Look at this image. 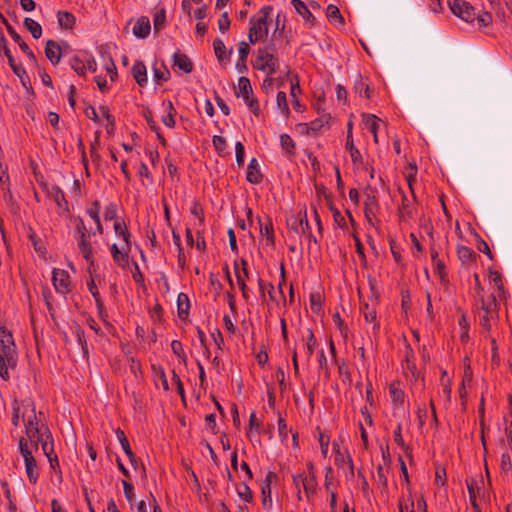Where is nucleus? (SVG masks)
<instances>
[{
	"mask_svg": "<svg viewBox=\"0 0 512 512\" xmlns=\"http://www.w3.org/2000/svg\"><path fill=\"white\" fill-rule=\"evenodd\" d=\"M475 19H477L478 25L481 27H487L492 23V17L490 13L486 11H482L479 14H476Z\"/></svg>",
	"mask_w": 512,
	"mask_h": 512,
	"instance_id": "4d7b16f0",
	"label": "nucleus"
},
{
	"mask_svg": "<svg viewBox=\"0 0 512 512\" xmlns=\"http://www.w3.org/2000/svg\"><path fill=\"white\" fill-rule=\"evenodd\" d=\"M291 4L296 13L299 14L306 22L313 20V15L307 8L306 4L301 0H291Z\"/></svg>",
	"mask_w": 512,
	"mask_h": 512,
	"instance_id": "473e14b6",
	"label": "nucleus"
},
{
	"mask_svg": "<svg viewBox=\"0 0 512 512\" xmlns=\"http://www.w3.org/2000/svg\"><path fill=\"white\" fill-rule=\"evenodd\" d=\"M95 82L102 93H106L110 88L109 82L102 76H96Z\"/></svg>",
	"mask_w": 512,
	"mask_h": 512,
	"instance_id": "338daca9",
	"label": "nucleus"
},
{
	"mask_svg": "<svg viewBox=\"0 0 512 512\" xmlns=\"http://www.w3.org/2000/svg\"><path fill=\"white\" fill-rule=\"evenodd\" d=\"M23 422L26 431V439L39 441L43 454L48 458L52 468L57 463V456L54 455V443L49 429L45 426H39L36 416L34 403L29 400L15 401L13 404L12 423L19 426Z\"/></svg>",
	"mask_w": 512,
	"mask_h": 512,
	"instance_id": "f257e3e1",
	"label": "nucleus"
},
{
	"mask_svg": "<svg viewBox=\"0 0 512 512\" xmlns=\"http://www.w3.org/2000/svg\"><path fill=\"white\" fill-rule=\"evenodd\" d=\"M293 481L298 489V499L302 500V494L300 490V482H303V490L308 499H310L316 492L317 480L315 468L312 463L307 465V470L293 476Z\"/></svg>",
	"mask_w": 512,
	"mask_h": 512,
	"instance_id": "1a4fd4ad",
	"label": "nucleus"
},
{
	"mask_svg": "<svg viewBox=\"0 0 512 512\" xmlns=\"http://www.w3.org/2000/svg\"><path fill=\"white\" fill-rule=\"evenodd\" d=\"M408 185L411 189V192H412V199H409L407 196H403L402 197V203H401V206H400V214H401V217L403 220H409L413 217V214H414V209H413V202L415 200V196H414V192H413V189H412V181H411V178L409 177L408 178Z\"/></svg>",
	"mask_w": 512,
	"mask_h": 512,
	"instance_id": "5701e85b",
	"label": "nucleus"
},
{
	"mask_svg": "<svg viewBox=\"0 0 512 512\" xmlns=\"http://www.w3.org/2000/svg\"><path fill=\"white\" fill-rule=\"evenodd\" d=\"M151 31V23L148 17H139L132 28L133 35L139 39H145L149 36Z\"/></svg>",
	"mask_w": 512,
	"mask_h": 512,
	"instance_id": "4be33fe9",
	"label": "nucleus"
},
{
	"mask_svg": "<svg viewBox=\"0 0 512 512\" xmlns=\"http://www.w3.org/2000/svg\"><path fill=\"white\" fill-rule=\"evenodd\" d=\"M280 146L287 155L295 153V142L288 134H281L279 137Z\"/></svg>",
	"mask_w": 512,
	"mask_h": 512,
	"instance_id": "e433bc0d",
	"label": "nucleus"
},
{
	"mask_svg": "<svg viewBox=\"0 0 512 512\" xmlns=\"http://www.w3.org/2000/svg\"><path fill=\"white\" fill-rule=\"evenodd\" d=\"M86 214L89 216V218L94 222L95 227L91 228V234L96 235H102L104 232V227L101 222V207L99 201L95 200L93 201L87 208H86Z\"/></svg>",
	"mask_w": 512,
	"mask_h": 512,
	"instance_id": "a211bd4d",
	"label": "nucleus"
},
{
	"mask_svg": "<svg viewBox=\"0 0 512 512\" xmlns=\"http://www.w3.org/2000/svg\"><path fill=\"white\" fill-rule=\"evenodd\" d=\"M132 74L140 86H145L148 82L147 68L143 62L138 61L132 66Z\"/></svg>",
	"mask_w": 512,
	"mask_h": 512,
	"instance_id": "c85d7f7f",
	"label": "nucleus"
},
{
	"mask_svg": "<svg viewBox=\"0 0 512 512\" xmlns=\"http://www.w3.org/2000/svg\"><path fill=\"white\" fill-rule=\"evenodd\" d=\"M319 443L321 448V454L324 458L328 456L330 438L325 434H320Z\"/></svg>",
	"mask_w": 512,
	"mask_h": 512,
	"instance_id": "bf43d9fd",
	"label": "nucleus"
},
{
	"mask_svg": "<svg viewBox=\"0 0 512 512\" xmlns=\"http://www.w3.org/2000/svg\"><path fill=\"white\" fill-rule=\"evenodd\" d=\"M39 441H31L26 438H20L19 450L25 464V472L32 484H35L39 478V468L34 457V452L38 450Z\"/></svg>",
	"mask_w": 512,
	"mask_h": 512,
	"instance_id": "0eeeda50",
	"label": "nucleus"
},
{
	"mask_svg": "<svg viewBox=\"0 0 512 512\" xmlns=\"http://www.w3.org/2000/svg\"><path fill=\"white\" fill-rule=\"evenodd\" d=\"M238 98H242L244 103L250 111L258 116L260 114V107L257 99L254 98L250 80L247 77H240L235 92Z\"/></svg>",
	"mask_w": 512,
	"mask_h": 512,
	"instance_id": "9d476101",
	"label": "nucleus"
},
{
	"mask_svg": "<svg viewBox=\"0 0 512 512\" xmlns=\"http://www.w3.org/2000/svg\"><path fill=\"white\" fill-rule=\"evenodd\" d=\"M45 54L53 65H57L62 59L61 47L59 44L52 40L47 41Z\"/></svg>",
	"mask_w": 512,
	"mask_h": 512,
	"instance_id": "a878e982",
	"label": "nucleus"
},
{
	"mask_svg": "<svg viewBox=\"0 0 512 512\" xmlns=\"http://www.w3.org/2000/svg\"><path fill=\"white\" fill-rule=\"evenodd\" d=\"M52 284L55 291L60 295H67L72 290V280L68 271L54 268L52 270Z\"/></svg>",
	"mask_w": 512,
	"mask_h": 512,
	"instance_id": "f8f14e48",
	"label": "nucleus"
},
{
	"mask_svg": "<svg viewBox=\"0 0 512 512\" xmlns=\"http://www.w3.org/2000/svg\"><path fill=\"white\" fill-rule=\"evenodd\" d=\"M234 269L237 281L246 282L248 280L249 272L247 268V262L245 260H242L241 263L236 262L234 265Z\"/></svg>",
	"mask_w": 512,
	"mask_h": 512,
	"instance_id": "79ce46f5",
	"label": "nucleus"
},
{
	"mask_svg": "<svg viewBox=\"0 0 512 512\" xmlns=\"http://www.w3.org/2000/svg\"><path fill=\"white\" fill-rule=\"evenodd\" d=\"M218 26H219V30L222 33H225L228 30V28L230 26V20H229L227 12H224L222 14V16L220 17V19L218 20Z\"/></svg>",
	"mask_w": 512,
	"mask_h": 512,
	"instance_id": "0e129e2a",
	"label": "nucleus"
},
{
	"mask_svg": "<svg viewBox=\"0 0 512 512\" xmlns=\"http://www.w3.org/2000/svg\"><path fill=\"white\" fill-rule=\"evenodd\" d=\"M211 337L218 349H222L224 345V339L219 329H214L211 332Z\"/></svg>",
	"mask_w": 512,
	"mask_h": 512,
	"instance_id": "69168bd1",
	"label": "nucleus"
},
{
	"mask_svg": "<svg viewBox=\"0 0 512 512\" xmlns=\"http://www.w3.org/2000/svg\"><path fill=\"white\" fill-rule=\"evenodd\" d=\"M48 194L50 197L53 198L55 203L60 208H62L66 204L64 193L62 192V190L59 187L52 186L51 189L48 191Z\"/></svg>",
	"mask_w": 512,
	"mask_h": 512,
	"instance_id": "de8ad7c7",
	"label": "nucleus"
},
{
	"mask_svg": "<svg viewBox=\"0 0 512 512\" xmlns=\"http://www.w3.org/2000/svg\"><path fill=\"white\" fill-rule=\"evenodd\" d=\"M246 179L251 184H259L262 181L260 165L256 158H252L248 164Z\"/></svg>",
	"mask_w": 512,
	"mask_h": 512,
	"instance_id": "393cba45",
	"label": "nucleus"
},
{
	"mask_svg": "<svg viewBox=\"0 0 512 512\" xmlns=\"http://www.w3.org/2000/svg\"><path fill=\"white\" fill-rule=\"evenodd\" d=\"M457 255L462 264L471 266L476 262L475 252L467 246H458Z\"/></svg>",
	"mask_w": 512,
	"mask_h": 512,
	"instance_id": "c756f323",
	"label": "nucleus"
},
{
	"mask_svg": "<svg viewBox=\"0 0 512 512\" xmlns=\"http://www.w3.org/2000/svg\"><path fill=\"white\" fill-rule=\"evenodd\" d=\"M276 108L278 112L284 117H288L290 114V109L287 101L286 93L283 91H279L276 96Z\"/></svg>",
	"mask_w": 512,
	"mask_h": 512,
	"instance_id": "72a5a7b5",
	"label": "nucleus"
},
{
	"mask_svg": "<svg viewBox=\"0 0 512 512\" xmlns=\"http://www.w3.org/2000/svg\"><path fill=\"white\" fill-rule=\"evenodd\" d=\"M58 23L62 28L71 29L75 24V17L68 12H58Z\"/></svg>",
	"mask_w": 512,
	"mask_h": 512,
	"instance_id": "ea45409f",
	"label": "nucleus"
},
{
	"mask_svg": "<svg viewBox=\"0 0 512 512\" xmlns=\"http://www.w3.org/2000/svg\"><path fill=\"white\" fill-rule=\"evenodd\" d=\"M346 436L344 434H340L337 439H335L332 443V450L335 456V464L346 470L350 476L354 475V465L352 457L349 453L348 448L345 446Z\"/></svg>",
	"mask_w": 512,
	"mask_h": 512,
	"instance_id": "6e6552de",
	"label": "nucleus"
},
{
	"mask_svg": "<svg viewBox=\"0 0 512 512\" xmlns=\"http://www.w3.org/2000/svg\"><path fill=\"white\" fill-rule=\"evenodd\" d=\"M86 116L94 122L104 125L109 132L114 126V119L110 114L108 107L100 106L98 109L88 107L85 110Z\"/></svg>",
	"mask_w": 512,
	"mask_h": 512,
	"instance_id": "4468645a",
	"label": "nucleus"
},
{
	"mask_svg": "<svg viewBox=\"0 0 512 512\" xmlns=\"http://www.w3.org/2000/svg\"><path fill=\"white\" fill-rule=\"evenodd\" d=\"M163 115H162V122L165 126L169 128H173L175 126V109L170 100L163 101L162 105Z\"/></svg>",
	"mask_w": 512,
	"mask_h": 512,
	"instance_id": "bb28decb",
	"label": "nucleus"
},
{
	"mask_svg": "<svg viewBox=\"0 0 512 512\" xmlns=\"http://www.w3.org/2000/svg\"><path fill=\"white\" fill-rule=\"evenodd\" d=\"M118 207L114 202H109L105 205L103 210V218L105 221H116V219H120L118 216Z\"/></svg>",
	"mask_w": 512,
	"mask_h": 512,
	"instance_id": "37998d69",
	"label": "nucleus"
},
{
	"mask_svg": "<svg viewBox=\"0 0 512 512\" xmlns=\"http://www.w3.org/2000/svg\"><path fill=\"white\" fill-rule=\"evenodd\" d=\"M189 308L190 304L188 296L185 293H179L177 297V309L179 317H186L188 315Z\"/></svg>",
	"mask_w": 512,
	"mask_h": 512,
	"instance_id": "f704fd0d",
	"label": "nucleus"
},
{
	"mask_svg": "<svg viewBox=\"0 0 512 512\" xmlns=\"http://www.w3.org/2000/svg\"><path fill=\"white\" fill-rule=\"evenodd\" d=\"M11 36L13 40L19 45L21 50L32 60H35V55L33 54L32 50L29 48V46L24 42L22 37L17 34L16 32H11Z\"/></svg>",
	"mask_w": 512,
	"mask_h": 512,
	"instance_id": "09e8293b",
	"label": "nucleus"
},
{
	"mask_svg": "<svg viewBox=\"0 0 512 512\" xmlns=\"http://www.w3.org/2000/svg\"><path fill=\"white\" fill-rule=\"evenodd\" d=\"M174 65L185 73H190L192 71V63L184 54L176 53L174 55Z\"/></svg>",
	"mask_w": 512,
	"mask_h": 512,
	"instance_id": "c9c22d12",
	"label": "nucleus"
},
{
	"mask_svg": "<svg viewBox=\"0 0 512 512\" xmlns=\"http://www.w3.org/2000/svg\"><path fill=\"white\" fill-rule=\"evenodd\" d=\"M258 286L260 296L265 298V294L268 295V306L270 308L280 307L286 305V299H281L278 291L275 290L272 283H264L262 279H258Z\"/></svg>",
	"mask_w": 512,
	"mask_h": 512,
	"instance_id": "2eb2a0df",
	"label": "nucleus"
},
{
	"mask_svg": "<svg viewBox=\"0 0 512 512\" xmlns=\"http://www.w3.org/2000/svg\"><path fill=\"white\" fill-rule=\"evenodd\" d=\"M489 282L495 288V290H496V292L498 294V297L501 298V299H505L506 292H505V289L503 287L501 275L497 271H492L491 270L489 272Z\"/></svg>",
	"mask_w": 512,
	"mask_h": 512,
	"instance_id": "2f4dec72",
	"label": "nucleus"
},
{
	"mask_svg": "<svg viewBox=\"0 0 512 512\" xmlns=\"http://www.w3.org/2000/svg\"><path fill=\"white\" fill-rule=\"evenodd\" d=\"M71 68L78 74L84 75L87 71L96 70V61L90 55L75 56L70 61Z\"/></svg>",
	"mask_w": 512,
	"mask_h": 512,
	"instance_id": "dca6fc26",
	"label": "nucleus"
},
{
	"mask_svg": "<svg viewBox=\"0 0 512 512\" xmlns=\"http://www.w3.org/2000/svg\"><path fill=\"white\" fill-rule=\"evenodd\" d=\"M262 503L265 508H271L272 507V497H271V489L270 484H265L262 486Z\"/></svg>",
	"mask_w": 512,
	"mask_h": 512,
	"instance_id": "6e6d98bb",
	"label": "nucleus"
},
{
	"mask_svg": "<svg viewBox=\"0 0 512 512\" xmlns=\"http://www.w3.org/2000/svg\"><path fill=\"white\" fill-rule=\"evenodd\" d=\"M154 79L157 84H162L167 81L169 72L164 67H158L157 64L153 66Z\"/></svg>",
	"mask_w": 512,
	"mask_h": 512,
	"instance_id": "3c124183",
	"label": "nucleus"
},
{
	"mask_svg": "<svg viewBox=\"0 0 512 512\" xmlns=\"http://www.w3.org/2000/svg\"><path fill=\"white\" fill-rule=\"evenodd\" d=\"M171 349L173 351V353L180 357V358H184L185 354H184V349H183V346L181 344L180 341L178 340H173L171 342Z\"/></svg>",
	"mask_w": 512,
	"mask_h": 512,
	"instance_id": "774afa93",
	"label": "nucleus"
},
{
	"mask_svg": "<svg viewBox=\"0 0 512 512\" xmlns=\"http://www.w3.org/2000/svg\"><path fill=\"white\" fill-rule=\"evenodd\" d=\"M260 420L258 419L255 412H252L249 416V427L246 435L253 445H260Z\"/></svg>",
	"mask_w": 512,
	"mask_h": 512,
	"instance_id": "412c9836",
	"label": "nucleus"
},
{
	"mask_svg": "<svg viewBox=\"0 0 512 512\" xmlns=\"http://www.w3.org/2000/svg\"><path fill=\"white\" fill-rule=\"evenodd\" d=\"M24 25H25L26 29L31 33V35L35 39H38L41 37L42 27L37 21H35L31 18H25Z\"/></svg>",
	"mask_w": 512,
	"mask_h": 512,
	"instance_id": "a19ab883",
	"label": "nucleus"
},
{
	"mask_svg": "<svg viewBox=\"0 0 512 512\" xmlns=\"http://www.w3.org/2000/svg\"><path fill=\"white\" fill-rule=\"evenodd\" d=\"M235 154H236V162L239 166L243 165L244 163V155H245V149L243 144L238 141L235 144Z\"/></svg>",
	"mask_w": 512,
	"mask_h": 512,
	"instance_id": "052dcab7",
	"label": "nucleus"
},
{
	"mask_svg": "<svg viewBox=\"0 0 512 512\" xmlns=\"http://www.w3.org/2000/svg\"><path fill=\"white\" fill-rule=\"evenodd\" d=\"M469 321L465 314H461L458 319L459 336L462 342H466L469 339Z\"/></svg>",
	"mask_w": 512,
	"mask_h": 512,
	"instance_id": "4c0bfd02",
	"label": "nucleus"
},
{
	"mask_svg": "<svg viewBox=\"0 0 512 512\" xmlns=\"http://www.w3.org/2000/svg\"><path fill=\"white\" fill-rule=\"evenodd\" d=\"M316 346V339L314 337V334L311 330H308V336H307V342L305 345L307 358L310 359L313 355L314 349Z\"/></svg>",
	"mask_w": 512,
	"mask_h": 512,
	"instance_id": "5fc2aeb1",
	"label": "nucleus"
},
{
	"mask_svg": "<svg viewBox=\"0 0 512 512\" xmlns=\"http://www.w3.org/2000/svg\"><path fill=\"white\" fill-rule=\"evenodd\" d=\"M346 149L349 151L350 157L352 159V162L354 164H358L361 162L362 156L360 151L356 148L354 144V140L352 139H346Z\"/></svg>",
	"mask_w": 512,
	"mask_h": 512,
	"instance_id": "a18cd8bd",
	"label": "nucleus"
},
{
	"mask_svg": "<svg viewBox=\"0 0 512 512\" xmlns=\"http://www.w3.org/2000/svg\"><path fill=\"white\" fill-rule=\"evenodd\" d=\"M87 287H88L89 292L95 299L96 303L99 305L100 304V294H99L98 288H97L96 283L93 278H91L87 282Z\"/></svg>",
	"mask_w": 512,
	"mask_h": 512,
	"instance_id": "e2e57ef3",
	"label": "nucleus"
},
{
	"mask_svg": "<svg viewBox=\"0 0 512 512\" xmlns=\"http://www.w3.org/2000/svg\"><path fill=\"white\" fill-rule=\"evenodd\" d=\"M272 11L273 7L267 5L250 17L248 39L251 44L262 41L268 35V21Z\"/></svg>",
	"mask_w": 512,
	"mask_h": 512,
	"instance_id": "423d86ee",
	"label": "nucleus"
},
{
	"mask_svg": "<svg viewBox=\"0 0 512 512\" xmlns=\"http://www.w3.org/2000/svg\"><path fill=\"white\" fill-rule=\"evenodd\" d=\"M326 16L330 23L335 25L336 27H342L344 25V19L340 14V11L335 5H328L326 9Z\"/></svg>",
	"mask_w": 512,
	"mask_h": 512,
	"instance_id": "7c9ffc66",
	"label": "nucleus"
},
{
	"mask_svg": "<svg viewBox=\"0 0 512 512\" xmlns=\"http://www.w3.org/2000/svg\"><path fill=\"white\" fill-rule=\"evenodd\" d=\"M17 350L11 331L0 327V377L7 381L9 369L17 365Z\"/></svg>",
	"mask_w": 512,
	"mask_h": 512,
	"instance_id": "7ed1b4c3",
	"label": "nucleus"
},
{
	"mask_svg": "<svg viewBox=\"0 0 512 512\" xmlns=\"http://www.w3.org/2000/svg\"><path fill=\"white\" fill-rule=\"evenodd\" d=\"M399 512H415V500L409 491L407 497L399 500Z\"/></svg>",
	"mask_w": 512,
	"mask_h": 512,
	"instance_id": "58836bf2",
	"label": "nucleus"
},
{
	"mask_svg": "<svg viewBox=\"0 0 512 512\" xmlns=\"http://www.w3.org/2000/svg\"><path fill=\"white\" fill-rule=\"evenodd\" d=\"M279 67V59L277 57V49L275 44L270 43L257 50L254 59V68L263 72L267 79L265 83L271 85V76L275 74Z\"/></svg>",
	"mask_w": 512,
	"mask_h": 512,
	"instance_id": "39448f33",
	"label": "nucleus"
},
{
	"mask_svg": "<svg viewBox=\"0 0 512 512\" xmlns=\"http://www.w3.org/2000/svg\"><path fill=\"white\" fill-rule=\"evenodd\" d=\"M153 23L155 31H160L165 27L166 14L164 9H160L155 12L153 16Z\"/></svg>",
	"mask_w": 512,
	"mask_h": 512,
	"instance_id": "8fccbe9b",
	"label": "nucleus"
},
{
	"mask_svg": "<svg viewBox=\"0 0 512 512\" xmlns=\"http://www.w3.org/2000/svg\"><path fill=\"white\" fill-rule=\"evenodd\" d=\"M354 91L360 97L370 98L371 96L369 85L361 77L356 80L354 84Z\"/></svg>",
	"mask_w": 512,
	"mask_h": 512,
	"instance_id": "c03bdc74",
	"label": "nucleus"
},
{
	"mask_svg": "<svg viewBox=\"0 0 512 512\" xmlns=\"http://www.w3.org/2000/svg\"><path fill=\"white\" fill-rule=\"evenodd\" d=\"M363 316L365 319L366 330L376 334L379 330L376 311L373 308H370L368 305H365L363 309Z\"/></svg>",
	"mask_w": 512,
	"mask_h": 512,
	"instance_id": "b1692460",
	"label": "nucleus"
},
{
	"mask_svg": "<svg viewBox=\"0 0 512 512\" xmlns=\"http://www.w3.org/2000/svg\"><path fill=\"white\" fill-rule=\"evenodd\" d=\"M261 242L267 246L274 244L273 225L269 217L258 218Z\"/></svg>",
	"mask_w": 512,
	"mask_h": 512,
	"instance_id": "6ab92c4d",
	"label": "nucleus"
},
{
	"mask_svg": "<svg viewBox=\"0 0 512 512\" xmlns=\"http://www.w3.org/2000/svg\"><path fill=\"white\" fill-rule=\"evenodd\" d=\"M390 396L395 409L404 410L405 394L398 384H391L389 388Z\"/></svg>",
	"mask_w": 512,
	"mask_h": 512,
	"instance_id": "cd10ccee",
	"label": "nucleus"
},
{
	"mask_svg": "<svg viewBox=\"0 0 512 512\" xmlns=\"http://www.w3.org/2000/svg\"><path fill=\"white\" fill-rule=\"evenodd\" d=\"M237 494L245 502H250L252 500V491L245 483H241L237 487Z\"/></svg>",
	"mask_w": 512,
	"mask_h": 512,
	"instance_id": "603ef678",
	"label": "nucleus"
},
{
	"mask_svg": "<svg viewBox=\"0 0 512 512\" xmlns=\"http://www.w3.org/2000/svg\"><path fill=\"white\" fill-rule=\"evenodd\" d=\"M451 12L458 18L473 22L475 20V10L472 5L465 0H449L448 2Z\"/></svg>",
	"mask_w": 512,
	"mask_h": 512,
	"instance_id": "ddd939ff",
	"label": "nucleus"
},
{
	"mask_svg": "<svg viewBox=\"0 0 512 512\" xmlns=\"http://www.w3.org/2000/svg\"><path fill=\"white\" fill-rule=\"evenodd\" d=\"M433 268L439 279L444 282L446 281V266L443 260L433 264Z\"/></svg>",
	"mask_w": 512,
	"mask_h": 512,
	"instance_id": "13d9d810",
	"label": "nucleus"
},
{
	"mask_svg": "<svg viewBox=\"0 0 512 512\" xmlns=\"http://www.w3.org/2000/svg\"><path fill=\"white\" fill-rule=\"evenodd\" d=\"M122 485H123L125 497L128 500V502L132 505V500H133V496H134V486L132 484H130L129 482H127L126 480L122 481Z\"/></svg>",
	"mask_w": 512,
	"mask_h": 512,
	"instance_id": "680f3d73",
	"label": "nucleus"
},
{
	"mask_svg": "<svg viewBox=\"0 0 512 512\" xmlns=\"http://www.w3.org/2000/svg\"><path fill=\"white\" fill-rule=\"evenodd\" d=\"M361 117L363 129L372 133L374 142L378 143V131L384 125L383 121L374 114L363 113Z\"/></svg>",
	"mask_w": 512,
	"mask_h": 512,
	"instance_id": "aec40b11",
	"label": "nucleus"
},
{
	"mask_svg": "<svg viewBox=\"0 0 512 512\" xmlns=\"http://www.w3.org/2000/svg\"><path fill=\"white\" fill-rule=\"evenodd\" d=\"M481 310L483 312L481 321L484 326H488L491 320L497 317V303L494 295H491L486 300L481 297Z\"/></svg>",
	"mask_w": 512,
	"mask_h": 512,
	"instance_id": "f3484780",
	"label": "nucleus"
},
{
	"mask_svg": "<svg viewBox=\"0 0 512 512\" xmlns=\"http://www.w3.org/2000/svg\"><path fill=\"white\" fill-rule=\"evenodd\" d=\"M92 236L91 230H88L84 220L82 218L75 219L73 237L76 241L77 250L87 263L89 271L96 263L95 255L97 253L91 240Z\"/></svg>",
	"mask_w": 512,
	"mask_h": 512,
	"instance_id": "20e7f679",
	"label": "nucleus"
},
{
	"mask_svg": "<svg viewBox=\"0 0 512 512\" xmlns=\"http://www.w3.org/2000/svg\"><path fill=\"white\" fill-rule=\"evenodd\" d=\"M213 48H214L215 55L220 62H223L228 59V54L226 51L225 44L223 43V41L221 39H216L214 41Z\"/></svg>",
	"mask_w": 512,
	"mask_h": 512,
	"instance_id": "49530a36",
	"label": "nucleus"
},
{
	"mask_svg": "<svg viewBox=\"0 0 512 512\" xmlns=\"http://www.w3.org/2000/svg\"><path fill=\"white\" fill-rule=\"evenodd\" d=\"M113 229L118 241L110 246L112 259L118 266L126 267L132 246L131 233L123 219H116Z\"/></svg>",
	"mask_w": 512,
	"mask_h": 512,
	"instance_id": "f03ea898",
	"label": "nucleus"
},
{
	"mask_svg": "<svg viewBox=\"0 0 512 512\" xmlns=\"http://www.w3.org/2000/svg\"><path fill=\"white\" fill-rule=\"evenodd\" d=\"M331 117L329 114L323 113L318 118L309 123H299L296 125V130L299 134L307 136H316L324 129L329 128Z\"/></svg>",
	"mask_w": 512,
	"mask_h": 512,
	"instance_id": "9b49d317",
	"label": "nucleus"
},
{
	"mask_svg": "<svg viewBox=\"0 0 512 512\" xmlns=\"http://www.w3.org/2000/svg\"><path fill=\"white\" fill-rule=\"evenodd\" d=\"M116 436H117V439L123 449V451L125 452V454L127 456H131V448H130V445H129V442H128V439L126 438L125 436V433L121 430H117L116 431Z\"/></svg>",
	"mask_w": 512,
	"mask_h": 512,
	"instance_id": "864d4df0",
	"label": "nucleus"
}]
</instances>
